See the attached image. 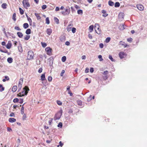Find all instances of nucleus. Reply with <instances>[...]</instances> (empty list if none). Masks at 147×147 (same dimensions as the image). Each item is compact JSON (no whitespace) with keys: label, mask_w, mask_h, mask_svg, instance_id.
<instances>
[{"label":"nucleus","mask_w":147,"mask_h":147,"mask_svg":"<svg viewBox=\"0 0 147 147\" xmlns=\"http://www.w3.org/2000/svg\"><path fill=\"white\" fill-rule=\"evenodd\" d=\"M23 91L22 92H20L18 95L20 97H22L24 96L25 95H26L29 90V89L27 86H25L23 88Z\"/></svg>","instance_id":"obj_1"},{"label":"nucleus","mask_w":147,"mask_h":147,"mask_svg":"<svg viewBox=\"0 0 147 147\" xmlns=\"http://www.w3.org/2000/svg\"><path fill=\"white\" fill-rule=\"evenodd\" d=\"M34 54L33 52L31 50L29 51L27 53V59L32 60L34 59Z\"/></svg>","instance_id":"obj_2"},{"label":"nucleus","mask_w":147,"mask_h":147,"mask_svg":"<svg viewBox=\"0 0 147 147\" xmlns=\"http://www.w3.org/2000/svg\"><path fill=\"white\" fill-rule=\"evenodd\" d=\"M62 113V110L61 109L56 113L54 117V119L55 120L59 119L61 117Z\"/></svg>","instance_id":"obj_3"},{"label":"nucleus","mask_w":147,"mask_h":147,"mask_svg":"<svg viewBox=\"0 0 147 147\" xmlns=\"http://www.w3.org/2000/svg\"><path fill=\"white\" fill-rule=\"evenodd\" d=\"M28 1V0H23L22 1L23 6L26 9H28V8L30 6Z\"/></svg>","instance_id":"obj_4"},{"label":"nucleus","mask_w":147,"mask_h":147,"mask_svg":"<svg viewBox=\"0 0 147 147\" xmlns=\"http://www.w3.org/2000/svg\"><path fill=\"white\" fill-rule=\"evenodd\" d=\"M70 12V9L69 7H67L65 11H62L61 12V13L64 16L69 15Z\"/></svg>","instance_id":"obj_5"},{"label":"nucleus","mask_w":147,"mask_h":147,"mask_svg":"<svg viewBox=\"0 0 147 147\" xmlns=\"http://www.w3.org/2000/svg\"><path fill=\"white\" fill-rule=\"evenodd\" d=\"M45 50L47 52L48 55L50 56L51 55L52 49L50 47H46L45 49Z\"/></svg>","instance_id":"obj_6"},{"label":"nucleus","mask_w":147,"mask_h":147,"mask_svg":"<svg viewBox=\"0 0 147 147\" xmlns=\"http://www.w3.org/2000/svg\"><path fill=\"white\" fill-rule=\"evenodd\" d=\"M23 78H21L19 82L18 87L19 90H20L22 87V85L23 83Z\"/></svg>","instance_id":"obj_7"},{"label":"nucleus","mask_w":147,"mask_h":147,"mask_svg":"<svg viewBox=\"0 0 147 147\" xmlns=\"http://www.w3.org/2000/svg\"><path fill=\"white\" fill-rule=\"evenodd\" d=\"M119 55L120 58L122 59L126 57V54L123 52H121L119 53Z\"/></svg>","instance_id":"obj_8"},{"label":"nucleus","mask_w":147,"mask_h":147,"mask_svg":"<svg viewBox=\"0 0 147 147\" xmlns=\"http://www.w3.org/2000/svg\"><path fill=\"white\" fill-rule=\"evenodd\" d=\"M136 6L137 8L140 11H142L144 10V7L142 5H137Z\"/></svg>","instance_id":"obj_9"},{"label":"nucleus","mask_w":147,"mask_h":147,"mask_svg":"<svg viewBox=\"0 0 147 147\" xmlns=\"http://www.w3.org/2000/svg\"><path fill=\"white\" fill-rule=\"evenodd\" d=\"M124 16V14L123 13H120L119 14L118 17L120 19H122L123 18Z\"/></svg>","instance_id":"obj_10"},{"label":"nucleus","mask_w":147,"mask_h":147,"mask_svg":"<svg viewBox=\"0 0 147 147\" xmlns=\"http://www.w3.org/2000/svg\"><path fill=\"white\" fill-rule=\"evenodd\" d=\"M119 45H120L123 46L124 47H126L127 46V44H126L124 42H123L122 41H121L120 42Z\"/></svg>","instance_id":"obj_11"},{"label":"nucleus","mask_w":147,"mask_h":147,"mask_svg":"<svg viewBox=\"0 0 147 147\" xmlns=\"http://www.w3.org/2000/svg\"><path fill=\"white\" fill-rule=\"evenodd\" d=\"M72 26H73V25L71 24H69L68 26L67 27V30L69 32L70 31H71V28L72 27Z\"/></svg>","instance_id":"obj_12"},{"label":"nucleus","mask_w":147,"mask_h":147,"mask_svg":"<svg viewBox=\"0 0 147 147\" xmlns=\"http://www.w3.org/2000/svg\"><path fill=\"white\" fill-rule=\"evenodd\" d=\"M102 13L104 14L102 15V16L103 17H105L108 16V14L107 13H106V11L105 10H102Z\"/></svg>","instance_id":"obj_13"},{"label":"nucleus","mask_w":147,"mask_h":147,"mask_svg":"<svg viewBox=\"0 0 147 147\" xmlns=\"http://www.w3.org/2000/svg\"><path fill=\"white\" fill-rule=\"evenodd\" d=\"M52 32V30L51 28H48L47 30V34L49 35H51Z\"/></svg>","instance_id":"obj_14"},{"label":"nucleus","mask_w":147,"mask_h":147,"mask_svg":"<svg viewBox=\"0 0 147 147\" xmlns=\"http://www.w3.org/2000/svg\"><path fill=\"white\" fill-rule=\"evenodd\" d=\"M60 40L62 42H64L65 40V38L64 36H61L60 37Z\"/></svg>","instance_id":"obj_15"},{"label":"nucleus","mask_w":147,"mask_h":147,"mask_svg":"<svg viewBox=\"0 0 147 147\" xmlns=\"http://www.w3.org/2000/svg\"><path fill=\"white\" fill-rule=\"evenodd\" d=\"M11 46V44L9 41H8V43L6 45V48L8 49H10Z\"/></svg>","instance_id":"obj_16"},{"label":"nucleus","mask_w":147,"mask_h":147,"mask_svg":"<svg viewBox=\"0 0 147 147\" xmlns=\"http://www.w3.org/2000/svg\"><path fill=\"white\" fill-rule=\"evenodd\" d=\"M16 121V119L14 118H10L9 119V121L11 123H13L15 122Z\"/></svg>","instance_id":"obj_17"},{"label":"nucleus","mask_w":147,"mask_h":147,"mask_svg":"<svg viewBox=\"0 0 147 147\" xmlns=\"http://www.w3.org/2000/svg\"><path fill=\"white\" fill-rule=\"evenodd\" d=\"M45 73H44L41 76V80L42 81H44L46 80L45 78Z\"/></svg>","instance_id":"obj_18"},{"label":"nucleus","mask_w":147,"mask_h":147,"mask_svg":"<svg viewBox=\"0 0 147 147\" xmlns=\"http://www.w3.org/2000/svg\"><path fill=\"white\" fill-rule=\"evenodd\" d=\"M99 27H100V26H99L98 24H95V29L96 31V29H97L98 30H99Z\"/></svg>","instance_id":"obj_19"},{"label":"nucleus","mask_w":147,"mask_h":147,"mask_svg":"<svg viewBox=\"0 0 147 147\" xmlns=\"http://www.w3.org/2000/svg\"><path fill=\"white\" fill-rule=\"evenodd\" d=\"M18 49L20 52H22L23 51L22 47L21 45H19L18 47Z\"/></svg>","instance_id":"obj_20"},{"label":"nucleus","mask_w":147,"mask_h":147,"mask_svg":"<svg viewBox=\"0 0 147 147\" xmlns=\"http://www.w3.org/2000/svg\"><path fill=\"white\" fill-rule=\"evenodd\" d=\"M7 61L9 63H11L13 62V59L11 57H9L7 59Z\"/></svg>","instance_id":"obj_21"},{"label":"nucleus","mask_w":147,"mask_h":147,"mask_svg":"<svg viewBox=\"0 0 147 147\" xmlns=\"http://www.w3.org/2000/svg\"><path fill=\"white\" fill-rule=\"evenodd\" d=\"M94 26L93 25L90 26L89 28V30L90 32H92L93 31Z\"/></svg>","instance_id":"obj_22"},{"label":"nucleus","mask_w":147,"mask_h":147,"mask_svg":"<svg viewBox=\"0 0 147 147\" xmlns=\"http://www.w3.org/2000/svg\"><path fill=\"white\" fill-rule=\"evenodd\" d=\"M17 34L19 37L22 38V37L23 35L22 32H18L17 33Z\"/></svg>","instance_id":"obj_23"},{"label":"nucleus","mask_w":147,"mask_h":147,"mask_svg":"<svg viewBox=\"0 0 147 147\" xmlns=\"http://www.w3.org/2000/svg\"><path fill=\"white\" fill-rule=\"evenodd\" d=\"M35 15L37 19L38 20H39L40 19L41 17L40 16V15L38 13H35Z\"/></svg>","instance_id":"obj_24"},{"label":"nucleus","mask_w":147,"mask_h":147,"mask_svg":"<svg viewBox=\"0 0 147 147\" xmlns=\"http://www.w3.org/2000/svg\"><path fill=\"white\" fill-rule=\"evenodd\" d=\"M17 89V87L16 86H13L12 88V91L13 92H16Z\"/></svg>","instance_id":"obj_25"},{"label":"nucleus","mask_w":147,"mask_h":147,"mask_svg":"<svg viewBox=\"0 0 147 147\" xmlns=\"http://www.w3.org/2000/svg\"><path fill=\"white\" fill-rule=\"evenodd\" d=\"M24 104H25V103L24 104L22 105V108H21V114H24V108L23 107V106H24Z\"/></svg>","instance_id":"obj_26"},{"label":"nucleus","mask_w":147,"mask_h":147,"mask_svg":"<svg viewBox=\"0 0 147 147\" xmlns=\"http://www.w3.org/2000/svg\"><path fill=\"white\" fill-rule=\"evenodd\" d=\"M29 27V25L27 23H25L23 24V27L25 29L28 28Z\"/></svg>","instance_id":"obj_27"},{"label":"nucleus","mask_w":147,"mask_h":147,"mask_svg":"<svg viewBox=\"0 0 147 147\" xmlns=\"http://www.w3.org/2000/svg\"><path fill=\"white\" fill-rule=\"evenodd\" d=\"M108 4L110 6H112L114 5V3L111 1H109L108 2Z\"/></svg>","instance_id":"obj_28"},{"label":"nucleus","mask_w":147,"mask_h":147,"mask_svg":"<svg viewBox=\"0 0 147 147\" xmlns=\"http://www.w3.org/2000/svg\"><path fill=\"white\" fill-rule=\"evenodd\" d=\"M78 105L81 106L82 105V102L80 100H78L77 101Z\"/></svg>","instance_id":"obj_29"},{"label":"nucleus","mask_w":147,"mask_h":147,"mask_svg":"<svg viewBox=\"0 0 147 147\" xmlns=\"http://www.w3.org/2000/svg\"><path fill=\"white\" fill-rule=\"evenodd\" d=\"M26 33L27 34H29L31 33V30L30 29H27L26 31Z\"/></svg>","instance_id":"obj_30"},{"label":"nucleus","mask_w":147,"mask_h":147,"mask_svg":"<svg viewBox=\"0 0 147 147\" xmlns=\"http://www.w3.org/2000/svg\"><path fill=\"white\" fill-rule=\"evenodd\" d=\"M28 21L29 22L30 26L32 25V21L30 17L27 19Z\"/></svg>","instance_id":"obj_31"},{"label":"nucleus","mask_w":147,"mask_h":147,"mask_svg":"<svg viewBox=\"0 0 147 147\" xmlns=\"http://www.w3.org/2000/svg\"><path fill=\"white\" fill-rule=\"evenodd\" d=\"M7 4L5 3H3L2 5V7L4 9H5L6 8Z\"/></svg>","instance_id":"obj_32"},{"label":"nucleus","mask_w":147,"mask_h":147,"mask_svg":"<svg viewBox=\"0 0 147 147\" xmlns=\"http://www.w3.org/2000/svg\"><path fill=\"white\" fill-rule=\"evenodd\" d=\"M77 13L78 14H82L83 13V11L81 9H79L77 11Z\"/></svg>","instance_id":"obj_33"},{"label":"nucleus","mask_w":147,"mask_h":147,"mask_svg":"<svg viewBox=\"0 0 147 147\" xmlns=\"http://www.w3.org/2000/svg\"><path fill=\"white\" fill-rule=\"evenodd\" d=\"M41 45H42V46L44 47V48H45V47H46L47 46V44L46 43H45V42H41Z\"/></svg>","instance_id":"obj_34"},{"label":"nucleus","mask_w":147,"mask_h":147,"mask_svg":"<svg viewBox=\"0 0 147 147\" xmlns=\"http://www.w3.org/2000/svg\"><path fill=\"white\" fill-rule=\"evenodd\" d=\"M20 13L21 15H23L24 13V11L21 8H19Z\"/></svg>","instance_id":"obj_35"},{"label":"nucleus","mask_w":147,"mask_h":147,"mask_svg":"<svg viewBox=\"0 0 147 147\" xmlns=\"http://www.w3.org/2000/svg\"><path fill=\"white\" fill-rule=\"evenodd\" d=\"M4 90V88L3 87L1 84H0V91L2 92Z\"/></svg>","instance_id":"obj_36"},{"label":"nucleus","mask_w":147,"mask_h":147,"mask_svg":"<svg viewBox=\"0 0 147 147\" xmlns=\"http://www.w3.org/2000/svg\"><path fill=\"white\" fill-rule=\"evenodd\" d=\"M16 13H14L13 15L12 19L14 21H16Z\"/></svg>","instance_id":"obj_37"},{"label":"nucleus","mask_w":147,"mask_h":147,"mask_svg":"<svg viewBox=\"0 0 147 147\" xmlns=\"http://www.w3.org/2000/svg\"><path fill=\"white\" fill-rule=\"evenodd\" d=\"M54 20L56 23L57 24H59V20L56 17L54 18Z\"/></svg>","instance_id":"obj_38"},{"label":"nucleus","mask_w":147,"mask_h":147,"mask_svg":"<svg viewBox=\"0 0 147 147\" xmlns=\"http://www.w3.org/2000/svg\"><path fill=\"white\" fill-rule=\"evenodd\" d=\"M120 4L119 2H116L115 4V7H118L120 6Z\"/></svg>","instance_id":"obj_39"},{"label":"nucleus","mask_w":147,"mask_h":147,"mask_svg":"<svg viewBox=\"0 0 147 147\" xmlns=\"http://www.w3.org/2000/svg\"><path fill=\"white\" fill-rule=\"evenodd\" d=\"M110 40H111V38L110 37H107L106 38L105 42L106 43H108L110 41Z\"/></svg>","instance_id":"obj_40"},{"label":"nucleus","mask_w":147,"mask_h":147,"mask_svg":"<svg viewBox=\"0 0 147 147\" xmlns=\"http://www.w3.org/2000/svg\"><path fill=\"white\" fill-rule=\"evenodd\" d=\"M46 23L48 24L50 23V21L48 17H47L46 18Z\"/></svg>","instance_id":"obj_41"},{"label":"nucleus","mask_w":147,"mask_h":147,"mask_svg":"<svg viewBox=\"0 0 147 147\" xmlns=\"http://www.w3.org/2000/svg\"><path fill=\"white\" fill-rule=\"evenodd\" d=\"M66 59V57L65 56H63L62 57L61 59V60L62 62H64L65 61Z\"/></svg>","instance_id":"obj_42"},{"label":"nucleus","mask_w":147,"mask_h":147,"mask_svg":"<svg viewBox=\"0 0 147 147\" xmlns=\"http://www.w3.org/2000/svg\"><path fill=\"white\" fill-rule=\"evenodd\" d=\"M120 29L122 30H123L124 29V26L123 24L121 25L120 26Z\"/></svg>","instance_id":"obj_43"},{"label":"nucleus","mask_w":147,"mask_h":147,"mask_svg":"<svg viewBox=\"0 0 147 147\" xmlns=\"http://www.w3.org/2000/svg\"><path fill=\"white\" fill-rule=\"evenodd\" d=\"M48 80L49 82H51L52 80V78L51 76H49L48 78Z\"/></svg>","instance_id":"obj_44"},{"label":"nucleus","mask_w":147,"mask_h":147,"mask_svg":"<svg viewBox=\"0 0 147 147\" xmlns=\"http://www.w3.org/2000/svg\"><path fill=\"white\" fill-rule=\"evenodd\" d=\"M30 38V36L28 35H27L24 38V39L25 40H28Z\"/></svg>","instance_id":"obj_45"},{"label":"nucleus","mask_w":147,"mask_h":147,"mask_svg":"<svg viewBox=\"0 0 147 147\" xmlns=\"http://www.w3.org/2000/svg\"><path fill=\"white\" fill-rule=\"evenodd\" d=\"M98 58L99 59V61H101L103 60V59L102 58V57L101 55H100L98 56Z\"/></svg>","instance_id":"obj_46"},{"label":"nucleus","mask_w":147,"mask_h":147,"mask_svg":"<svg viewBox=\"0 0 147 147\" xmlns=\"http://www.w3.org/2000/svg\"><path fill=\"white\" fill-rule=\"evenodd\" d=\"M57 104L59 105H61L62 104V102L60 100H57Z\"/></svg>","instance_id":"obj_47"},{"label":"nucleus","mask_w":147,"mask_h":147,"mask_svg":"<svg viewBox=\"0 0 147 147\" xmlns=\"http://www.w3.org/2000/svg\"><path fill=\"white\" fill-rule=\"evenodd\" d=\"M109 58L112 61H115V60L114 59L113 57H112L111 55H109Z\"/></svg>","instance_id":"obj_48"},{"label":"nucleus","mask_w":147,"mask_h":147,"mask_svg":"<svg viewBox=\"0 0 147 147\" xmlns=\"http://www.w3.org/2000/svg\"><path fill=\"white\" fill-rule=\"evenodd\" d=\"M13 101L14 102H17L19 101V99L18 98H16L13 100Z\"/></svg>","instance_id":"obj_49"},{"label":"nucleus","mask_w":147,"mask_h":147,"mask_svg":"<svg viewBox=\"0 0 147 147\" xmlns=\"http://www.w3.org/2000/svg\"><path fill=\"white\" fill-rule=\"evenodd\" d=\"M23 116L22 119L23 120H25L26 119V114H23Z\"/></svg>","instance_id":"obj_50"},{"label":"nucleus","mask_w":147,"mask_h":147,"mask_svg":"<svg viewBox=\"0 0 147 147\" xmlns=\"http://www.w3.org/2000/svg\"><path fill=\"white\" fill-rule=\"evenodd\" d=\"M71 30H72V32L73 33H74L76 32V29L75 28L73 27L72 28Z\"/></svg>","instance_id":"obj_51"},{"label":"nucleus","mask_w":147,"mask_h":147,"mask_svg":"<svg viewBox=\"0 0 147 147\" xmlns=\"http://www.w3.org/2000/svg\"><path fill=\"white\" fill-rule=\"evenodd\" d=\"M108 73V71L106 70L102 72V74L105 75H106Z\"/></svg>","instance_id":"obj_52"},{"label":"nucleus","mask_w":147,"mask_h":147,"mask_svg":"<svg viewBox=\"0 0 147 147\" xmlns=\"http://www.w3.org/2000/svg\"><path fill=\"white\" fill-rule=\"evenodd\" d=\"M14 28L15 30H18L20 31L21 30V29L18 26L15 27Z\"/></svg>","instance_id":"obj_53"},{"label":"nucleus","mask_w":147,"mask_h":147,"mask_svg":"<svg viewBox=\"0 0 147 147\" xmlns=\"http://www.w3.org/2000/svg\"><path fill=\"white\" fill-rule=\"evenodd\" d=\"M92 100V95H90L89 97L87 99V100L88 101H90Z\"/></svg>","instance_id":"obj_54"},{"label":"nucleus","mask_w":147,"mask_h":147,"mask_svg":"<svg viewBox=\"0 0 147 147\" xmlns=\"http://www.w3.org/2000/svg\"><path fill=\"white\" fill-rule=\"evenodd\" d=\"M5 30V28H3V29L2 31L3 32V33H4V34H5V35L6 36H7V34H6V32Z\"/></svg>","instance_id":"obj_55"},{"label":"nucleus","mask_w":147,"mask_h":147,"mask_svg":"<svg viewBox=\"0 0 147 147\" xmlns=\"http://www.w3.org/2000/svg\"><path fill=\"white\" fill-rule=\"evenodd\" d=\"M62 126V124L60 122V123H59L58 125V127H60V128H61Z\"/></svg>","instance_id":"obj_56"},{"label":"nucleus","mask_w":147,"mask_h":147,"mask_svg":"<svg viewBox=\"0 0 147 147\" xmlns=\"http://www.w3.org/2000/svg\"><path fill=\"white\" fill-rule=\"evenodd\" d=\"M7 129L8 131L11 132L12 131L10 127H7Z\"/></svg>","instance_id":"obj_57"},{"label":"nucleus","mask_w":147,"mask_h":147,"mask_svg":"<svg viewBox=\"0 0 147 147\" xmlns=\"http://www.w3.org/2000/svg\"><path fill=\"white\" fill-rule=\"evenodd\" d=\"M59 145L57 146L58 147H59V146H60L61 147H62L63 145V144L62 143V142L61 141H60L59 142Z\"/></svg>","instance_id":"obj_58"},{"label":"nucleus","mask_w":147,"mask_h":147,"mask_svg":"<svg viewBox=\"0 0 147 147\" xmlns=\"http://www.w3.org/2000/svg\"><path fill=\"white\" fill-rule=\"evenodd\" d=\"M104 45L102 43H100L99 44V47L101 48H102L103 47Z\"/></svg>","instance_id":"obj_59"},{"label":"nucleus","mask_w":147,"mask_h":147,"mask_svg":"<svg viewBox=\"0 0 147 147\" xmlns=\"http://www.w3.org/2000/svg\"><path fill=\"white\" fill-rule=\"evenodd\" d=\"M23 102V99L22 98H20L19 100V103L22 104Z\"/></svg>","instance_id":"obj_60"},{"label":"nucleus","mask_w":147,"mask_h":147,"mask_svg":"<svg viewBox=\"0 0 147 147\" xmlns=\"http://www.w3.org/2000/svg\"><path fill=\"white\" fill-rule=\"evenodd\" d=\"M47 8V6L46 5H43L42 7V9H45Z\"/></svg>","instance_id":"obj_61"},{"label":"nucleus","mask_w":147,"mask_h":147,"mask_svg":"<svg viewBox=\"0 0 147 147\" xmlns=\"http://www.w3.org/2000/svg\"><path fill=\"white\" fill-rule=\"evenodd\" d=\"M132 39L131 38H129L127 39V40L128 42H131L132 41Z\"/></svg>","instance_id":"obj_62"},{"label":"nucleus","mask_w":147,"mask_h":147,"mask_svg":"<svg viewBox=\"0 0 147 147\" xmlns=\"http://www.w3.org/2000/svg\"><path fill=\"white\" fill-rule=\"evenodd\" d=\"M42 68H40L38 70V72L39 73H40L42 71Z\"/></svg>","instance_id":"obj_63"},{"label":"nucleus","mask_w":147,"mask_h":147,"mask_svg":"<svg viewBox=\"0 0 147 147\" xmlns=\"http://www.w3.org/2000/svg\"><path fill=\"white\" fill-rule=\"evenodd\" d=\"M65 45H66L69 46L70 45V43L69 42L67 41L65 42Z\"/></svg>","instance_id":"obj_64"}]
</instances>
